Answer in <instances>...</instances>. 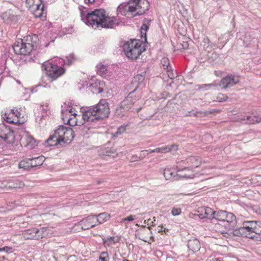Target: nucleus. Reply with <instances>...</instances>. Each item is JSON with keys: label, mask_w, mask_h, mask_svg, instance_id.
Masks as SVG:
<instances>
[{"label": "nucleus", "mask_w": 261, "mask_h": 261, "mask_svg": "<svg viewBox=\"0 0 261 261\" xmlns=\"http://www.w3.org/2000/svg\"><path fill=\"white\" fill-rule=\"evenodd\" d=\"M109 114V103L106 99H101L98 103L83 112L82 118L85 121L95 122L107 117Z\"/></svg>", "instance_id": "nucleus-1"}, {"label": "nucleus", "mask_w": 261, "mask_h": 261, "mask_svg": "<svg viewBox=\"0 0 261 261\" xmlns=\"http://www.w3.org/2000/svg\"><path fill=\"white\" fill-rule=\"evenodd\" d=\"M149 6L147 0H129L127 3L118 6L117 14L125 16L129 12H136V15H141L148 10Z\"/></svg>", "instance_id": "nucleus-2"}, {"label": "nucleus", "mask_w": 261, "mask_h": 261, "mask_svg": "<svg viewBox=\"0 0 261 261\" xmlns=\"http://www.w3.org/2000/svg\"><path fill=\"white\" fill-rule=\"evenodd\" d=\"M234 233L254 241H261V226L255 221L243 222L241 227L234 230Z\"/></svg>", "instance_id": "nucleus-3"}, {"label": "nucleus", "mask_w": 261, "mask_h": 261, "mask_svg": "<svg viewBox=\"0 0 261 261\" xmlns=\"http://www.w3.org/2000/svg\"><path fill=\"white\" fill-rule=\"evenodd\" d=\"M39 44V39L37 35H29L23 39L16 41L13 45V48L16 54L28 55L38 46Z\"/></svg>", "instance_id": "nucleus-4"}, {"label": "nucleus", "mask_w": 261, "mask_h": 261, "mask_svg": "<svg viewBox=\"0 0 261 261\" xmlns=\"http://www.w3.org/2000/svg\"><path fill=\"white\" fill-rule=\"evenodd\" d=\"M123 18L119 17H81V20L87 25L91 26L92 28H113L120 24L125 25Z\"/></svg>", "instance_id": "nucleus-5"}, {"label": "nucleus", "mask_w": 261, "mask_h": 261, "mask_svg": "<svg viewBox=\"0 0 261 261\" xmlns=\"http://www.w3.org/2000/svg\"><path fill=\"white\" fill-rule=\"evenodd\" d=\"M125 56L130 60H135L142 54L144 49L137 40H129L123 45Z\"/></svg>", "instance_id": "nucleus-6"}, {"label": "nucleus", "mask_w": 261, "mask_h": 261, "mask_svg": "<svg viewBox=\"0 0 261 261\" xmlns=\"http://www.w3.org/2000/svg\"><path fill=\"white\" fill-rule=\"evenodd\" d=\"M42 68L45 70L46 75L52 80H56L65 72V69L61 66L57 65L55 61L44 62Z\"/></svg>", "instance_id": "nucleus-7"}, {"label": "nucleus", "mask_w": 261, "mask_h": 261, "mask_svg": "<svg viewBox=\"0 0 261 261\" xmlns=\"http://www.w3.org/2000/svg\"><path fill=\"white\" fill-rule=\"evenodd\" d=\"M26 5L34 16H43L47 15L41 0H26Z\"/></svg>", "instance_id": "nucleus-8"}, {"label": "nucleus", "mask_w": 261, "mask_h": 261, "mask_svg": "<svg viewBox=\"0 0 261 261\" xmlns=\"http://www.w3.org/2000/svg\"><path fill=\"white\" fill-rule=\"evenodd\" d=\"M59 139L60 141L64 143L71 141L74 138L73 131L70 127H67L63 125L59 126L54 133Z\"/></svg>", "instance_id": "nucleus-9"}, {"label": "nucleus", "mask_w": 261, "mask_h": 261, "mask_svg": "<svg viewBox=\"0 0 261 261\" xmlns=\"http://www.w3.org/2000/svg\"><path fill=\"white\" fill-rule=\"evenodd\" d=\"M136 89L130 92L125 98L121 102L119 110L121 112L122 110L127 111L130 109L134 103L138 99L134 95V92Z\"/></svg>", "instance_id": "nucleus-10"}, {"label": "nucleus", "mask_w": 261, "mask_h": 261, "mask_svg": "<svg viewBox=\"0 0 261 261\" xmlns=\"http://www.w3.org/2000/svg\"><path fill=\"white\" fill-rule=\"evenodd\" d=\"M0 138L11 143L14 140V132L4 124L0 125Z\"/></svg>", "instance_id": "nucleus-11"}, {"label": "nucleus", "mask_w": 261, "mask_h": 261, "mask_svg": "<svg viewBox=\"0 0 261 261\" xmlns=\"http://www.w3.org/2000/svg\"><path fill=\"white\" fill-rule=\"evenodd\" d=\"M80 11L81 16H106V11L103 9H95L89 11L88 8L84 6H80Z\"/></svg>", "instance_id": "nucleus-12"}, {"label": "nucleus", "mask_w": 261, "mask_h": 261, "mask_svg": "<svg viewBox=\"0 0 261 261\" xmlns=\"http://www.w3.org/2000/svg\"><path fill=\"white\" fill-rule=\"evenodd\" d=\"M96 221V215H90L81 221L79 225L83 230H86L96 226L97 223Z\"/></svg>", "instance_id": "nucleus-13"}, {"label": "nucleus", "mask_w": 261, "mask_h": 261, "mask_svg": "<svg viewBox=\"0 0 261 261\" xmlns=\"http://www.w3.org/2000/svg\"><path fill=\"white\" fill-rule=\"evenodd\" d=\"M239 82L238 77L233 75H229L223 77L220 82V86L223 88H230Z\"/></svg>", "instance_id": "nucleus-14"}, {"label": "nucleus", "mask_w": 261, "mask_h": 261, "mask_svg": "<svg viewBox=\"0 0 261 261\" xmlns=\"http://www.w3.org/2000/svg\"><path fill=\"white\" fill-rule=\"evenodd\" d=\"M63 117L62 118L64 121H67V123L70 126L77 125V121L76 119V114L73 113L72 109H70L68 111L66 110L62 112Z\"/></svg>", "instance_id": "nucleus-15"}, {"label": "nucleus", "mask_w": 261, "mask_h": 261, "mask_svg": "<svg viewBox=\"0 0 261 261\" xmlns=\"http://www.w3.org/2000/svg\"><path fill=\"white\" fill-rule=\"evenodd\" d=\"M214 211L209 207H201L198 208L196 214L200 218H206L210 220L213 219Z\"/></svg>", "instance_id": "nucleus-16"}, {"label": "nucleus", "mask_w": 261, "mask_h": 261, "mask_svg": "<svg viewBox=\"0 0 261 261\" xmlns=\"http://www.w3.org/2000/svg\"><path fill=\"white\" fill-rule=\"evenodd\" d=\"M261 122V111H254L246 115V124H254Z\"/></svg>", "instance_id": "nucleus-17"}, {"label": "nucleus", "mask_w": 261, "mask_h": 261, "mask_svg": "<svg viewBox=\"0 0 261 261\" xmlns=\"http://www.w3.org/2000/svg\"><path fill=\"white\" fill-rule=\"evenodd\" d=\"M20 113L17 110L15 112L14 109L11 110V113H5L3 118L7 122L14 124L18 121V118Z\"/></svg>", "instance_id": "nucleus-18"}, {"label": "nucleus", "mask_w": 261, "mask_h": 261, "mask_svg": "<svg viewBox=\"0 0 261 261\" xmlns=\"http://www.w3.org/2000/svg\"><path fill=\"white\" fill-rule=\"evenodd\" d=\"M223 222H226V224L224 225L225 227L228 229H233L236 224V217L233 214L227 212Z\"/></svg>", "instance_id": "nucleus-19"}, {"label": "nucleus", "mask_w": 261, "mask_h": 261, "mask_svg": "<svg viewBox=\"0 0 261 261\" xmlns=\"http://www.w3.org/2000/svg\"><path fill=\"white\" fill-rule=\"evenodd\" d=\"M187 246L189 249L193 252H197L200 249L199 241L194 238L189 240Z\"/></svg>", "instance_id": "nucleus-20"}, {"label": "nucleus", "mask_w": 261, "mask_h": 261, "mask_svg": "<svg viewBox=\"0 0 261 261\" xmlns=\"http://www.w3.org/2000/svg\"><path fill=\"white\" fill-rule=\"evenodd\" d=\"M176 150H177V145L176 144L164 146L155 149L156 152L160 153H166L171 151Z\"/></svg>", "instance_id": "nucleus-21"}, {"label": "nucleus", "mask_w": 261, "mask_h": 261, "mask_svg": "<svg viewBox=\"0 0 261 261\" xmlns=\"http://www.w3.org/2000/svg\"><path fill=\"white\" fill-rule=\"evenodd\" d=\"M22 235L25 240H37V238H36V228L25 230L23 232Z\"/></svg>", "instance_id": "nucleus-22"}, {"label": "nucleus", "mask_w": 261, "mask_h": 261, "mask_svg": "<svg viewBox=\"0 0 261 261\" xmlns=\"http://www.w3.org/2000/svg\"><path fill=\"white\" fill-rule=\"evenodd\" d=\"M58 137L54 134L50 135L48 139H47L44 143L46 146H54L60 144L62 141L59 140Z\"/></svg>", "instance_id": "nucleus-23"}, {"label": "nucleus", "mask_w": 261, "mask_h": 261, "mask_svg": "<svg viewBox=\"0 0 261 261\" xmlns=\"http://www.w3.org/2000/svg\"><path fill=\"white\" fill-rule=\"evenodd\" d=\"M151 21V20L150 19L148 18H145L143 20V24L142 27L140 29V33L141 37H144L145 41H146V31L149 28V26L150 25V23Z\"/></svg>", "instance_id": "nucleus-24"}, {"label": "nucleus", "mask_w": 261, "mask_h": 261, "mask_svg": "<svg viewBox=\"0 0 261 261\" xmlns=\"http://www.w3.org/2000/svg\"><path fill=\"white\" fill-rule=\"evenodd\" d=\"M49 229L48 227H42L40 229H38L36 228V238H37V240L42 239L43 238L46 237L49 234L48 231H49Z\"/></svg>", "instance_id": "nucleus-25"}, {"label": "nucleus", "mask_w": 261, "mask_h": 261, "mask_svg": "<svg viewBox=\"0 0 261 261\" xmlns=\"http://www.w3.org/2000/svg\"><path fill=\"white\" fill-rule=\"evenodd\" d=\"M118 239L114 237L102 238L103 245L105 247H112L118 241Z\"/></svg>", "instance_id": "nucleus-26"}, {"label": "nucleus", "mask_w": 261, "mask_h": 261, "mask_svg": "<svg viewBox=\"0 0 261 261\" xmlns=\"http://www.w3.org/2000/svg\"><path fill=\"white\" fill-rule=\"evenodd\" d=\"M30 166L31 168L42 165L45 160L44 157L39 156L38 157L30 159Z\"/></svg>", "instance_id": "nucleus-27"}, {"label": "nucleus", "mask_w": 261, "mask_h": 261, "mask_svg": "<svg viewBox=\"0 0 261 261\" xmlns=\"http://www.w3.org/2000/svg\"><path fill=\"white\" fill-rule=\"evenodd\" d=\"M116 154L115 150L111 148H106L99 151V155L101 156H112L114 158Z\"/></svg>", "instance_id": "nucleus-28"}, {"label": "nucleus", "mask_w": 261, "mask_h": 261, "mask_svg": "<svg viewBox=\"0 0 261 261\" xmlns=\"http://www.w3.org/2000/svg\"><path fill=\"white\" fill-rule=\"evenodd\" d=\"M226 213V211L222 210L214 211V214L213 215L214 217H213V219H215L218 221L223 222V220H225Z\"/></svg>", "instance_id": "nucleus-29"}, {"label": "nucleus", "mask_w": 261, "mask_h": 261, "mask_svg": "<svg viewBox=\"0 0 261 261\" xmlns=\"http://www.w3.org/2000/svg\"><path fill=\"white\" fill-rule=\"evenodd\" d=\"M162 171L164 176L166 180H171L175 177L176 173L171 169H165Z\"/></svg>", "instance_id": "nucleus-30"}, {"label": "nucleus", "mask_w": 261, "mask_h": 261, "mask_svg": "<svg viewBox=\"0 0 261 261\" xmlns=\"http://www.w3.org/2000/svg\"><path fill=\"white\" fill-rule=\"evenodd\" d=\"M202 45L204 50L207 51H210L213 46H215V45L212 43L209 38L207 37H204L202 40Z\"/></svg>", "instance_id": "nucleus-31"}, {"label": "nucleus", "mask_w": 261, "mask_h": 261, "mask_svg": "<svg viewBox=\"0 0 261 261\" xmlns=\"http://www.w3.org/2000/svg\"><path fill=\"white\" fill-rule=\"evenodd\" d=\"M25 140V146L30 149L34 148L37 145L36 140L31 136H27Z\"/></svg>", "instance_id": "nucleus-32"}, {"label": "nucleus", "mask_w": 261, "mask_h": 261, "mask_svg": "<svg viewBox=\"0 0 261 261\" xmlns=\"http://www.w3.org/2000/svg\"><path fill=\"white\" fill-rule=\"evenodd\" d=\"M150 233V227H148L147 228H145V226L143 227L142 229L140 230L139 232V239L145 242H147V237H145L144 236L146 234L148 235Z\"/></svg>", "instance_id": "nucleus-33"}, {"label": "nucleus", "mask_w": 261, "mask_h": 261, "mask_svg": "<svg viewBox=\"0 0 261 261\" xmlns=\"http://www.w3.org/2000/svg\"><path fill=\"white\" fill-rule=\"evenodd\" d=\"M109 219V216L105 213H101L96 216V221L97 225L101 224Z\"/></svg>", "instance_id": "nucleus-34"}, {"label": "nucleus", "mask_w": 261, "mask_h": 261, "mask_svg": "<svg viewBox=\"0 0 261 261\" xmlns=\"http://www.w3.org/2000/svg\"><path fill=\"white\" fill-rule=\"evenodd\" d=\"M187 162L193 167H197L200 165L199 159L198 157L191 156L187 159Z\"/></svg>", "instance_id": "nucleus-35"}, {"label": "nucleus", "mask_w": 261, "mask_h": 261, "mask_svg": "<svg viewBox=\"0 0 261 261\" xmlns=\"http://www.w3.org/2000/svg\"><path fill=\"white\" fill-rule=\"evenodd\" d=\"M30 162V159H26L19 163L18 167L19 168H22L24 170H30L31 168Z\"/></svg>", "instance_id": "nucleus-36"}, {"label": "nucleus", "mask_w": 261, "mask_h": 261, "mask_svg": "<svg viewBox=\"0 0 261 261\" xmlns=\"http://www.w3.org/2000/svg\"><path fill=\"white\" fill-rule=\"evenodd\" d=\"M97 68L98 69V73L99 75L104 76L106 74L107 71V67L106 65L99 64L97 65Z\"/></svg>", "instance_id": "nucleus-37"}, {"label": "nucleus", "mask_w": 261, "mask_h": 261, "mask_svg": "<svg viewBox=\"0 0 261 261\" xmlns=\"http://www.w3.org/2000/svg\"><path fill=\"white\" fill-rule=\"evenodd\" d=\"M144 80V76L142 74H137L136 75L133 80L134 84H137L136 88H137L141 82Z\"/></svg>", "instance_id": "nucleus-38"}, {"label": "nucleus", "mask_w": 261, "mask_h": 261, "mask_svg": "<svg viewBox=\"0 0 261 261\" xmlns=\"http://www.w3.org/2000/svg\"><path fill=\"white\" fill-rule=\"evenodd\" d=\"M127 125H122L119 127L118 128L117 131L114 134V137H117L118 135H120L123 133H124L125 130Z\"/></svg>", "instance_id": "nucleus-39"}, {"label": "nucleus", "mask_w": 261, "mask_h": 261, "mask_svg": "<svg viewBox=\"0 0 261 261\" xmlns=\"http://www.w3.org/2000/svg\"><path fill=\"white\" fill-rule=\"evenodd\" d=\"M161 63L165 69H169L171 68V67L169 66L170 63L168 58H163L161 60Z\"/></svg>", "instance_id": "nucleus-40"}, {"label": "nucleus", "mask_w": 261, "mask_h": 261, "mask_svg": "<svg viewBox=\"0 0 261 261\" xmlns=\"http://www.w3.org/2000/svg\"><path fill=\"white\" fill-rule=\"evenodd\" d=\"M228 99V96L222 93H220L217 97V100L219 102L225 101Z\"/></svg>", "instance_id": "nucleus-41"}, {"label": "nucleus", "mask_w": 261, "mask_h": 261, "mask_svg": "<svg viewBox=\"0 0 261 261\" xmlns=\"http://www.w3.org/2000/svg\"><path fill=\"white\" fill-rule=\"evenodd\" d=\"M74 59V56L72 55H70L69 57H66L67 62H66V64L68 65H70L72 61V60ZM59 61L60 62L61 61L62 62H63L65 64V61L63 60L62 59H58Z\"/></svg>", "instance_id": "nucleus-42"}, {"label": "nucleus", "mask_w": 261, "mask_h": 261, "mask_svg": "<svg viewBox=\"0 0 261 261\" xmlns=\"http://www.w3.org/2000/svg\"><path fill=\"white\" fill-rule=\"evenodd\" d=\"M99 258L101 261H109V257L107 252H101Z\"/></svg>", "instance_id": "nucleus-43"}, {"label": "nucleus", "mask_w": 261, "mask_h": 261, "mask_svg": "<svg viewBox=\"0 0 261 261\" xmlns=\"http://www.w3.org/2000/svg\"><path fill=\"white\" fill-rule=\"evenodd\" d=\"M181 212V209L178 207H173L171 211L173 216H176L179 215Z\"/></svg>", "instance_id": "nucleus-44"}, {"label": "nucleus", "mask_w": 261, "mask_h": 261, "mask_svg": "<svg viewBox=\"0 0 261 261\" xmlns=\"http://www.w3.org/2000/svg\"><path fill=\"white\" fill-rule=\"evenodd\" d=\"M24 184L22 181L16 180L14 185L12 187L14 188H20L24 186Z\"/></svg>", "instance_id": "nucleus-45"}, {"label": "nucleus", "mask_w": 261, "mask_h": 261, "mask_svg": "<svg viewBox=\"0 0 261 261\" xmlns=\"http://www.w3.org/2000/svg\"><path fill=\"white\" fill-rule=\"evenodd\" d=\"M142 159H143V157H141V156H138L137 155H134L130 159V162H135L136 161L141 160Z\"/></svg>", "instance_id": "nucleus-46"}, {"label": "nucleus", "mask_w": 261, "mask_h": 261, "mask_svg": "<svg viewBox=\"0 0 261 261\" xmlns=\"http://www.w3.org/2000/svg\"><path fill=\"white\" fill-rule=\"evenodd\" d=\"M237 120L239 121H244V123L246 124V116L244 115H238L237 116Z\"/></svg>", "instance_id": "nucleus-47"}, {"label": "nucleus", "mask_w": 261, "mask_h": 261, "mask_svg": "<svg viewBox=\"0 0 261 261\" xmlns=\"http://www.w3.org/2000/svg\"><path fill=\"white\" fill-rule=\"evenodd\" d=\"M135 219L134 216L133 215H129V216L124 218L122 220V222H124L125 221H132Z\"/></svg>", "instance_id": "nucleus-48"}, {"label": "nucleus", "mask_w": 261, "mask_h": 261, "mask_svg": "<svg viewBox=\"0 0 261 261\" xmlns=\"http://www.w3.org/2000/svg\"><path fill=\"white\" fill-rule=\"evenodd\" d=\"M167 71L168 72V76L170 78V79H173L174 78V75L173 73V71H170L169 69H167Z\"/></svg>", "instance_id": "nucleus-49"}, {"label": "nucleus", "mask_w": 261, "mask_h": 261, "mask_svg": "<svg viewBox=\"0 0 261 261\" xmlns=\"http://www.w3.org/2000/svg\"><path fill=\"white\" fill-rule=\"evenodd\" d=\"M250 39V34L249 33L246 34V36L244 39V41L248 42Z\"/></svg>", "instance_id": "nucleus-50"}, {"label": "nucleus", "mask_w": 261, "mask_h": 261, "mask_svg": "<svg viewBox=\"0 0 261 261\" xmlns=\"http://www.w3.org/2000/svg\"><path fill=\"white\" fill-rule=\"evenodd\" d=\"M213 86H214V85H213V84H204V85H201L200 87H199V88L201 89V88H203L204 87L210 88V87H212Z\"/></svg>", "instance_id": "nucleus-51"}, {"label": "nucleus", "mask_w": 261, "mask_h": 261, "mask_svg": "<svg viewBox=\"0 0 261 261\" xmlns=\"http://www.w3.org/2000/svg\"><path fill=\"white\" fill-rule=\"evenodd\" d=\"M95 0H85V3L86 4H92L94 3Z\"/></svg>", "instance_id": "nucleus-52"}, {"label": "nucleus", "mask_w": 261, "mask_h": 261, "mask_svg": "<svg viewBox=\"0 0 261 261\" xmlns=\"http://www.w3.org/2000/svg\"><path fill=\"white\" fill-rule=\"evenodd\" d=\"M156 230L158 232H162L163 231V228L162 226H159L156 228Z\"/></svg>", "instance_id": "nucleus-53"}, {"label": "nucleus", "mask_w": 261, "mask_h": 261, "mask_svg": "<svg viewBox=\"0 0 261 261\" xmlns=\"http://www.w3.org/2000/svg\"><path fill=\"white\" fill-rule=\"evenodd\" d=\"M144 151H146V152H148V153H153V152H156V151H155V149H149V150H143L142 151V152H144Z\"/></svg>", "instance_id": "nucleus-54"}, {"label": "nucleus", "mask_w": 261, "mask_h": 261, "mask_svg": "<svg viewBox=\"0 0 261 261\" xmlns=\"http://www.w3.org/2000/svg\"><path fill=\"white\" fill-rule=\"evenodd\" d=\"M192 111V113H191V114L192 115V116H197V114L198 113V112H195L194 111Z\"/></svg>", "instance_id": "nucleus-55"}, {"label": "nucleus", "mask_w": 261, "mask_h": 261, "mask_svg": "<svg viewBox=\"0 0 261 261\" xmlns=\"http://www.w3.org/2000/svg\"><path fill=\"white\" fill-rule=\"evenodd\" d=\"M10 18L11 17H7V19H5L4 17H3L4 21L7 22V23L10 22Z\"/></svg>", "instance_id": "nucleus-56"}, {"label": "nucleus", "mask_w": 261, "mask_h": 261, "mask_svg": "<svg viewBox=\"0 0 261 261\" xmlns=\"http://www.w3.org/2000/svg\"><path fill=\"white\" fill-rule=\"evenodd\" d=\"M191 113H192V111H189L187 113H186V116H192V115L191 114Z\"/></svg>", "instance_id": "nucleus-57"}, {"label": "nucleus", "mask_w": 261, "mask_h": 261, "mask_svg": "<svg viewBox=\"0 0 261 261\" xmlns=\"http://www.w3.org/2000/svg\"><path fill=\"white\" fill-rule=\"evenodd\" d=\"M103 180H101V179H100V180H98L97 181V183L98 184H100V183H101V182H103Z\"/></svg>", "instance_id": "nucleus-58"}, {"label": "nucleus", "mask_w": 261, "mask_h": 261, "mask_svg": "<svg viewBox=\"0 0 261 261\" xmlns=\"http://www.w3.org/2000/svg\"><path fill=\"white\" fill-rule=\"evenodd\" d=\"M150 221H151V219H147V222H150Z\"/></svg>", "instance_id": "nucleus-59"}, {"label": "nucleus", "mask_w": 261, "mask_h": 261, "mask_svg": "<svg viewBox=\"0 0 261 261\" xmlns=\"http://www.w3.org/2000/svg\"><path fill=\"white\" fill-rule=\"evenodd\" d=\"M150 221H151V219H147V222H150Z\"/></svg>", "instance_id": "nucleus-60"}, {"label": "nucleus", "mask_w": 261, "mask_h": 261, "mask_svg": "<svg viewBox=\"0 0 261 261\" xmlns=\"http://www.w3.org/2000/svg\"><path fill=\"white\" fill-rule=\"evenodd\" d=\"M184 176V177H188V178H190V177H191V176H188V177H187V176Z\"/></svg>", "instance_id": "nucleus-61"}, {"label": "nucleus", "mask_w": 261, "mask_h": 261, "mask_svg": "<svg viewBox=\"0 0 261 261\" xmlns=\"http://www.w3.org/2000/svg\"><path fill=\"white\" fill-rule=\"evenodd\" d=\"M150 223H151V224H152V225H154V224H153V221H151Z\"/></svg>", "instance_id": "nucleus-62"}, {"label": "nucleus", "mask_w": 261, "mask_h": 261, "mask_svg": "<svg viewBox=\"0 0 261 261\" xmlns=\"http://www.w3.org/2000/svg\"><path fill=\"white\" fill-rule=\"evenodd\" d=\"M144 223H146V220H144Z\"/></svg>", "instance_id": "nucleus-63"}, {"label": "nucleus", "mask_w": 261, "mask_h": 261, "mask_svg": "<svg viewBox=\"0 0 261 261\" xmlns=\"http://www.w3.org/2000/svg\"><path fill=\"white\" fill-rule=\"evenodd\" d=\"M118 115H119V116H123V114H122V115H121L120 114H118Z\"/></svg>", "instance_id": "nucleus-64"}]
</instances>
